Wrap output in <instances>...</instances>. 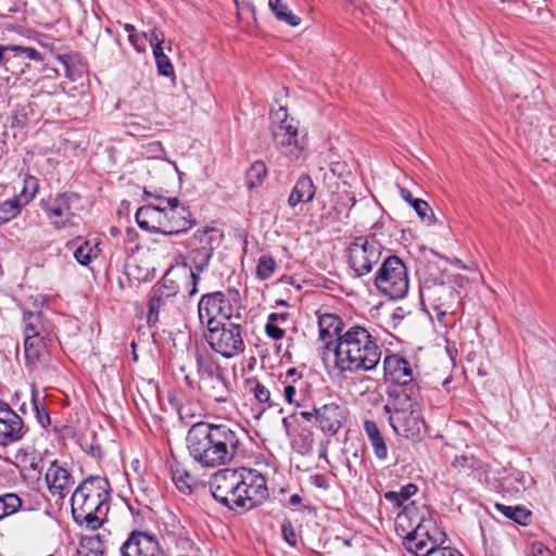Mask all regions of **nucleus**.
I'll return each instance as SVG.
<instances>
[{
  "label": "nucleus",
  "instance_id": "nucleus-1",
  "mask_svg": "<svg viewBox=\"0 0 556 556\" xmlns=\"http://www.w3.org/2000/svg\"><path fill=\"white\" fill-rule=\"evenodd\" d=\"M318 336L333 353V366L341 374L370 371L381 359L376 338L361 326L344 330L343 320L336 314H318Z\"/></svg>",
  "mask_w": 556,
  "mask_h": 556
},
{
  "label": "nucleus",
  "instance_id": "nucleus-14",
  "mask_svg": "<svg viewBox=\"0 0 556 556\" xmlns=\"http://www.w3.org/2000/svg\"><path fill=\"white\" fill-rule=\"evenodd\" d=\"M230 301L222 292L204 294L198 304L199 320L206 328H211L225 320L235 318Z\"/></svg>",
  "mask_w": 556,
  "mask_h": 556
},
{
  "label": "nucleus",
  "instance_id": "nucleus-31",
  "mask_svg": "<svg viewBox=\"0 0 556 556\" xmlns=\"http://www.w3.org/2000/svg\"><path fill=\"white\" fill-rule=\"evenodd\" d=\"M495 508L505 517L522 526L528 525L529 519L531 518L530 510L526 509L522 506H507L504 504L496 503Z\"/></svg>",
  "mask_w": 556,
  "mask_h": 556
},
{
  "label": "nucleus",
  "instance_id": "nucleus-44",
  "mask_svg": "<svg viewBox=\"0 0 556 556\" xmlns=\"http://www.w3.org/2000/svg\"><path fill=\"white\" fill-rule=\"evenodd\" d=\"M413 208L417 213V215L420 217L421 220L427 222L428 224H431L433 222V214H428L429 205L426 201L418 199L413 202Z\"/></svg>",
  "mask_w": 556,
  "mask_h": 556
},
{
  "label": "nucleus",
  "instance_id": "nucleus-57",
  "mask_svg": "<svg viewBox=\"0 0 556 556\" xmlns=\"http://www.w3.org/2000/svg\"><path fill=\"white\" fill-rule=\"evenodd\" d=\"M301 415L306 419L311 420L313 416L316 417L315 412H302Z\"/></svg>",
  "mask_w": 556,
  "mask_h": 556
},
{
  "label": "nucleus",
  "instance_id": "nucleus-48",
  "mask_svg": "<svg viewBox=\"0 0 556 556\" xmlns=\"http://www.w3.org/2000/svg\"><path fill=\"white\" fill-rule=\"evenodd\" d=\"M527 556H552V553L543 543L534 542L529 546Z\"/></svg>",
  "mask_w": 556,
  "mask_h": 556
},
{
  "label": "nucleus",
  "instance_id": "nucleus-43",
  "mask_svg": "<svg viewBox=\"0 0 556 556\" xmlns=\"http://www.w3.org/2000/svg\"><path fill=\"white\" fill-rule=\"evenodd\" d=\"M153 289H160V291L168 292L170 294V298L177 299V294L179 292V286L168 277V274H166L161 282L155 285Z\"/></svg>",
  "mask_w": 556,
  "mask_h": 556
},
{
  "label": "nucleus",
  "instance_id": "nucleus-47",
  "mask_svg": "<svg viewBox=\"0 0 556 556\" xmlns=\"http://www.w3.org/2000/svg\"><path fill=\"white\" fill-rule=\"evenodd\" d=\"M186 479H190V475L186 471H180V470H175L173 472V480L174 482L177 484V486L181 490V491H186L188 490L190 492V485L187 483V481L185 480Z\"/></svg>",
  "mask_w": 556,
  "mask_h": 556
},
{
  "label": "nucleus",
  "instance_id": "nucleus-49",
  "mask_svg": "<svg viewBox=\"0 0 556 556\" xmlns=\"http://www.w3.org/2000/svg\"><path fill=\"white\" fill-rule=\"evenodd\" d=\"M128 39L138 52L146 51L144 41L148 40V35L146 33H142L141 35L131 34V36H128Z\"/></svg>",
  "mask_w": 556,
  "mask_h": 556
},
{
  "label": "nucleus",
  "instance_id": "nucleus-13",
  "mask_svg": "<svg viewBox=\"0 0 556 556\" xmlns=\"http://www.w3.org/2000/svg\"><path fill=\"white\" fill-rule=\"evenodd\" d=\"M403 545L408 553L415 556H459V553L451 547H438V539L430 534L422 522L404 538Z\"/></svg>",
  "mask_w": 556,
  "mask_h": 556
},
{
  "label": "nucleus",
  "instance_id": "nucleus-62",
  "mask_svg": "<svg viewBox=\"0 0 556 556\" xmlns=\"http://www.w3.org/2000/svg\"><path fill=\"white\" fill-rule=\"evenodd\" d=\"M351 201H352V205H354V203H355V199H354V198H352V199H351Z\"/></svg>",
  "mask_w": 556,
  "mask_h": 556
},
{
  "label": "nucleus",
  "instance_id": "nucleus-38",
  "mask_svg": "<svg viewBox=\"0 0 556 556\" xmlns=\"http://www.w3.org/2000/svg\"><path fill=\"white\" fill-rule=\"evenodd\" d=\"M74 256L80 265L87 266L97 257L96 247L90 245L89 242H84L75 250Z\"/></svg>",
  "mask_w": 556,
  "mask_h": 556
},
{
  "label": "nucleus",
  "instance_id": "nucleus-8",
  "mask_svg": "<svg viewBox=\"0 0 556 556\" xmlns=\"http://www.w3.org/2000/svg\"><path fill=\"white\" fill-rule=\"evenodd\" d=\"M271 136L278 150L290 159H299L304 150V142L299 137L298 123L290 118L285 106L270 113Z\"/></svg>",
  "mask_w": 556,
  "mask_h": 556
},
{
  "label": "nucleus",
  "instance_id": "nucleus-51",
  "mask_svg": "<svg viewBox=\"0 0 556 556\" xmlns=\"http://www.w3.org/2000/svg\"><path fill=\"white\" fill-rule=\"evenodd\" d=\"M384 498L392 503L394 507L400 508L403 505L404 500L400 496L397 491H389L384 493Z\"/></svg>",
  "mask_w": 556,
  "mask_h": 556
},
{
  "label": "nucleus",
  "instance_id": "nucleus-59",
  "mask_svg": "<svg viewBox=\"0 0 556 556\" xmlns=\"http://www.w3.org/2000/svg\"><path fill=\"white\" fill-rule=\"evenodd\" d=\"M27 408H28V407H27V405H26L25 403H23V404L20 406V408H18V409H20V412H21L22 414L26 415V414H27Z\"/></svg>",
  "mask_w": 556,
  "mask_h": 556
},
{
  "label": "nucleus",
  "instance_id": "nucleus-4",
  "mask_svg": "<svg viewBox=\"0 0 556 556\" xmlns=\"http://www.w3.org/2000/svg\"><path fill=\"white\" fill-rule=\"evenodd\" d=\"M155 200V204L144 205L136 213V222L141 229L172 236L192 227L191 213L177 198L160 195Z\"/></svg>",
  "mask_w": 556,
  "mask_h": 556
},
{
  "label": "nucleus",
  "instance_id": "nucleus-53",
  "mask_svg": "<svg viewBox=\"0 0 556 556\" xmlns=\"http://www.w3.org/2000/svg\"><path fill=\"white\" fill-rule=\"evenodd\" d=\"M400 194L410 205H413V202L417 200V199L413 198L412 192L409 190H407L406 188H401L400 189Z\"/></svg>",
  "mask_w": 556,
  "mask_h": 556
},
{
  "label": "nucleus",
  "instance_id": "nucleus-55",
  "mask_svg": "<svg viewBox=\"0 0 556 556\" xmlns=\"http://www.w3.org/2000/svg\"><path fill=\"white\" fill-rule=\"evenodd\" d=\"M301 501H302V498H301V496L299 494L291 495L290 500H289L291 505H298V504L301 503Z\"/></svg>",
  "mask_w": 556,
  "mask_h": 556
},
{
  "label": "nucleus",
  "instance_id": "nucleus-21",
  "mask_svg": "<svg viewBox=\"0 0 556 556\" xmlns=\"http://www.w3.org/2000/svg\"><path fill=\"white\" fill-rule=\"evenodd\" d=\"M45 481L49 492L60 498H64L75 484L73 476L58 460L50 462L45 475Z\"/></svg>",
  "mask_w": 556,
  "mask_h": 556
},
{
  "label": "nucleus",
  "instance_id": "nucleus-11",
  "mask_svg": "<svg viewBox=\"0 0 556 556\" xmlns=\"http://www.w3.org/2000/svg\"><path fill=\"white\" fill-rule=\"evenodd\" d=\"M349 267L356 277H362L372 270L382 253V245L374 236H359L346 249Z\"/></svg>",
  "mask_w": 556,
  "mask_h": 556
},
{
  "label": "nucleus",
  "instance_id": "nucleus-40",
  "mask_svg": "<svg viewBox=\"0 0 556 556\" xmlns=\"http://www.w3.org/2000/svg\"><path fill=\"white\" fill-rule=\"evenodd\" d=\"M210 231L211 230L208 228L198 229L193 233L191 239L189 240L188 247L189 248H204L205 245L212 247L211 238L208 236Z\"/></svg>",
  "mask_w": 556,
  "mask_h": 556
},
{
  "label": "nucleus",
  "instance_id": "nucleus-24",
  "mask_svg": "<svg viewBox=\"0 0 556 556\" xmlns=\"http://www.w3.org/2000/svg\"><path fill=\"white\" fill-rule=\"evenodd\" d=\"M419 522L425 523L427 529L430 531L432 521L427 520L424 516H419L417 508L415 507L414 503H412L405 506L404 509L396 516V532L404 539L405 536L409 535V532H412L419 525Z\"/></svg>",
  "mask_w": 556,
  "mask_h": 556
},
{
  "label": "nucleus",
  "instance_id": "nucleus-2",
  "mask_svg": "<svg viewBox=\"0 0 556 556\" xmlns=\"http://www.w3.org/2000/svg\"><path fill=\"white\" fill-rule=\"evenodd\" d=\"M191 458L203 468L230 464L238 454L240 433L226 424L197 422L186 437Z\"/></svg>",
  "mask_w": 556,
  "mask_h": 556
},
{
  "label": "nucleus",
  "instance_id": "nucleus-50",
  "mask_svg": "<svg viewBox=\"0 0 556 556\" xmlns=\"http://www.w3.org/2000/svg\"><path fill=\"white\" fill-rule=\"evenodd\" d=\"M283 396L288 403L300 405L299 400L296 399V388L294 384H288L285 387Z\"/></svg>",
  "mask_w": 556,
  "mask_h": 556
},
{
  "label": "nucleus",
  "instance_id": "nucleus-22",
  "mask_svg": "<svg viewBox=\"0 0 556 556\" xmlns=\"http://www.w3.org/2000/svg\"><path fill=\"white\" fill-rule=\"evenodd\" d=\"M314 412L323 432L333 435L339 431L344 418V410L340 405L328 403L319 408H314Z\"/></svg>",
  "mask_w": 556,
  "mask_h": 556
},
{
  "label": "nucleus",
  "instance_id": "nucleus-64",
  "mask_svg": "<svg viewBox=\"0 0 556 556\" xmlns=\"http://www.w3.org/2000/svg\"><path fill=\"white\" fill-rule=\"evenodd\" d=\"M459 556H463L462 554H459Z\"/></svg>",
  "mask_w": 556,
  "mask_h": 556
},
{
  "label": "nucleus",
  "instance_id": "nucleus-37",
  "mask_svg": "<svg viewBox=\"0 0 556 556\" xmlns=\"http://www.w3.org/2000/svg\"><path fill=\"white\" fill-rule=\"evenodd\" d=\"M267 175L266 166L263 162L257 161L251 165L248 170V185L250 188L258 186L263 182Z\"/></svg>",
  "mask_w": 556,
  "mask_h": 556
},
{
  "label": "nucleus",
  "instance_id": "nucleus-39",
  "mask_svg": "<svg viewBox=\"0 0 556 556\" xmlns=\"http://www.w3.org/2000/svg\"><path fill=\"white\" fill-rule=\"evenodd\" d=\"M250 391L253 393L254 397L263 404H267L269 407L273 406V402L270 399V391L266 386L258 381L250 382Z\"/></svg>",
  "mask_w": 556,
  "mask_h": 556
},
{
  "label": "nucleus",
  "instance_id": "nucleus-20",
  "mask_svg": "<svg viewBox=\"0 0 556 556\" xmlns=\"http://www.w3.org/2000/svg\"><path fill=\"white\" fill-rule=\"evenodd\" d=\"M176 299L170 298L168 292L160 289L151 290L148 300L147 321L149 325H155L161 319H166L176 314Z\"/></svg>",
  "mask_w": 556,
  "mask_h": 556
},
{
  "label": "nucleus",
  "instance_id": "nucleus-10",
  "mask_svg": "<svg viewBox=\"0 0 556 556\" xmlns=\"http://www.w3.org/2000/svg\"><path fill=\"white\" fill-rule=\"evenodd\" d=\"M197 369L199 388L204 395L217 402H226L229 395V387L219 363L207 353L198 354Z\"/></svg>",
  "mask_w": 556,
  "mask_h": 556
},
{
  "label": "nucleus",
  "instance_id": "nucleus-52",
  "mask_svg": "<svg viewBox=\"0 0 556 556\" xmlns=\"http://www.w3.org/2000/svg\"><path fill=\"white\" fill-rule=\"evenodd\" d=\"M400 493V496L405 501L409 500L414 494L417 492V486L415 484H406L397 491Z\"/></svg>",
  "mask_w": 556,
  "mask_h": 556
},
{
  "label": "nucleus",
  "instance_id": "nucleus-46",
  "mask_svg": "<svg viewBox=\"0 0 556 556\" xmlns=\"http://www.w3.org/2000/svg\"><path fill=\"white\" fill-rule=\"evenodd\" d=\"M281 532H282V536H283L285 541L290 546H295V544H296V534H295V531H294V528H293L291 521L286 520L282 523Z\"/></svg>",
  "mask_w": 556,
  "mask_h": 556
},
{
  "label": "nucleus",
  "instance_id": "nucleus-3",
  "mask_svg": "<svg viewBox=\"0 0 556 556\" xmlns=\"http://www.w3.org/2000/svg\"><path fill=\"white\" fill-rule=\"evenodd\" d=\"M208 485L213 497L230 509L250 510L268 496L265 477L252 468L220 469Z\"/></svg>",
  "mask_w": 556,
  "mask_h": 556
},
{
  "label": "nucleus",
  "instance_id": "nucleus-6",
  "mask_svg": "<svg viewBox=\"0 0 556 556\" xmlns=\"http://www.w3.org/2000/svg\"><path fill=\"white\" fill-rule=\"evenodd\" d=\"M418 387L410 386L409 392L392 390L390 400L383 409L388 415L390 426L399 435L415 438L420 432L422 424L421 413L418 406Z\"/></svg>",
  "mask_w": 556,
  "mask_h": 556
},
{
  "label": "nucleus",
  "instance_id": "nucleus-35",
  "mask_svg": "<svg viewBox=\"0 0 556 556\" xmlns=\"http://www.w3.org/2000/svg\"><path fill=\"white\" fill-rule=\"evenodd\" d=\"M281 319L282 321L287 320V314H277L271 313L268 317V321L265 325V332L266 334L274 339V340H280L285 337V330L281 329L276 321Z\"/></svg>",
  "mask_w": 556,
  "mask_h": 556
},
{
  "label": "nucleus",
  "instance_id": "nucleus-61",
  "mask_svg": "<svg viewBox=\"0 0 556 556\" xmlns=\"http://www.w3.org/2000/svg\"><path fill=\"white\" fill-rule=\"evenodd\" d=\"M186 381L188 382V384H191L190 379H189L188 376H186Z\"/></svg>",
  "mask_w": 556,
  "mask_h": 556
},
{
  "label": "nucleus",
  "instance_id": "nucleus-7",
  "mask_svg": "<svg viewBox=\"0 0 556 556\" xmlns=\"http://www.w3.org/2000/svg\"><path fill=\"white\" fill-rule=\"evenodd\" d=\"M240 319V315H237L235 318L218 325L215 323L213 327L207 329L204 338L212 351L225 358H231L244 352V329L238 323Z\"/></svg>",
  "mask_w": 556,
  "mask_h": 556
},
{
  "label": "nucleus",
  "instance_id": "nucleus-63",
  "mask_svg": "<svg viewBox=\"0 0 556 556\" xmlns=\"http://www.w3.org/2000/svg\"><path fill=\"white\" fill-rule=\"evenodd\" d=\"M48 556H55V555H48Z\"/></svg>",
  "mask_w": 556,
  "mask_h": 556
},
{
  "label": "nucleus",
  "instance_id": "nucleus-26",
  "mask_svg": "<svg viewBox=\"0 0 556 556\" xmlns=\"http://www.w3.org/2000/svg\"><path fill=\"white\" fill-rule=\"evenodd\" d=\"M315 190L312 178L308 175H301L289 195L288 204L294 207L300 203L311 202Z\"/></svg>",
  "mask_w": 556,
  "mask_h": 556
},
{
  "label": "nucleus",
  "instance_id": "nucleus-15",
  "mask_svg": "<svg viewBox=\"0 0 556 556\" xmlns=\"http://www.w3.org/2000/svg\"><path fill=\"white\" fill-rule=\"evenodd\" d=\"M78 195L73 192L58 193L55 197L41 201V207L45 211L50 224L62 229L74 225L73 206L77 204Z\"/></svg>",
  "mask_w": 556,
  "mask_h": 556
},
{
  "label": "nucleus",
  "instance_id": "nucleus-29",
  "mask_svg": "<svg viewBox=\"0 0 556 556\" xmlns=\"http://www.w3.org/2000/svg\"><path fill=\"white\" fill-rule=\"evenodd\" d=\"M8 54L12 56H26L28 60L40 61V53L30 47L15 45H0V66L8 65Z\"/></svg>",
  "mask_w": 556,
  "mask_h": 556
},
{
  "label": "nucleus",
  "instance_id": "nucleus-32",
  "mask_svg": "<svg viewBox=\"0 0 556 556\" xmlns=\"http://www.w3.org/2000/svg\"><path fill=\"white\" fill-rule=\"evenodd\" d=\"M21 200L13 198L0 203V225L5 224L16 217L21 212Z\"/></svg>",
  "mask_w": 556,
  "mask_h": 556
},
{
  "label": "nucleus",
  "instance_id": "nucleus-41",
  "mask_svg": "<svg viewBox=\"0 0 556 556\" xmlns=\"http://www.w3.org/2000/svg\"><path fill=\"white\" fill-rule=\"evenodd\" d=\"M29 408L35 412L37 421L41 425V427L46 428L50 425V417L43 406L39 405V402L36 399V395L33 393L31 402L29 404Z\"/></svg>",
  "mask_w": 556,
  "mask_h": 556
},
{
  "label": "nucleus",
  "instance_id": "nucleus-33",
  "mask_svg": "<svg viewBox=\"0 0 556 556\" xmlns=\"http://www.w3.org/2000/svg\"><path fill=\"white\" fill-rule=\"evenodd\" d=\"M41 321L40 314L25 313L24 314V333L25 338H41L40 337Z\"/></svg>",
  "mask_w": 556,
  "mask_h": 556
},
{
  "label": "nucleus",
  "instance_id": "nucleus-54",
  "mask_svg": "<svg viewBox=\"0 0 556 556\" xmlns=\"http://www.w3.org/2000/svg\"><path fill=\"white\" fill-rule=\"evenodd\" d=\"M314 484L318 488H327L326 478L321 475L314 476Z\"/></svg>",
  "mask_w": 556,
  "mask_h": 556
},
{
  "label": "nucleus",
  "instance_id": "nucleus-28",
  "mask_svg": "<svg viewBox=\"0 0 556 556\" xmlns=\"http://www.w3.org/2000/svg\"><path fill=\"white\" fill-rule=\"evenodd\" d=\"M364 431L374 450L375 456L380 460H384L388 457V446L377 424L372 420H365Z\"/></svg>",
  "mask_w": 556,
  "mask_h": 556
},
{
  "label": "nucleus",
  "instance_id": "nucleus-36",
  "mask_svg": "<svg viewBox=\"0 0 556 556\" xmlns=\"http://www.w3.org/2000/svg\"><path fill=\"white\" fill-rule=\"evenodd\" d=\"M276 268V261L271 256L263 255L256 266V276L261 280H267L274 275Z\"/></svg>",
  "mask_w": 556,
  "mask_h": 556
},
{
  "label": "nucleus",
  "instance_id": "nucleus-23",
  "mask_svg": "<svg viewBox=\"0 0 556 556\" xmlns=\"http://www.w3.org/2000/svg\"><path fill=\"white\" fill-rule=\"evenodd\" d=\"M213 254V248L205 245L204 248H190L188 255V263L190 266V278L192 280V289L190 295L197 293V285L200 279V274L207 267Z\"/></svg>",
  "mask_w": 556,
  "mask_h": 556
},
{
  "label": "nucleus",
  "instance_id": "nucleus-18",
  "mask_svg": "<svg viewBox=\"0 0 556 556\" xmlns=\"http://www.w3.org/2000/svg\"><path fill=\"white\" fill-rule=\"evenodd\" d=\"M16 466L25 482L37 489L41 481V473L45 468L43 458L34 451L20 448L15 453Z\"/></svg>",
  "mask_w": 556,
  "mask_h": 556
},
{
  "label": "nucleus",
  "instance_id": "nucleus-16",
  "mask_svg": "<svg viewBox=\"0 0 556 556\" xmlns=\"http://www.w3.org/2000/svg\"><path fill=\"white\" fill-rule=\"evenodd\" d=\"M122 556H166L159 541L140 531L132 532L121 546Z\"/></svg>",
  "mask_w": 556,
  "mask_h": 556
},
{
  "label": "nucleus",
  "instance_id": "nucleus-56",
  "mask_svg": "<svg viewBox=\"0 0 556 556\" xmlns=\"http://www.w3.org/2000/svg\"><path fill=\"white\" fill-rule=\"evenodd\" d=\"M124 29L128 33V36H131V34H135V26L131 24H124Z\"/></svg>",
  "mask_w": 556,
  "mask_h": 556
},
{
  "label": "nucleus",
  "instance_id": "nucleus-30",
  "mask_svg": "<svg viewBox=\"0 0 556 556\" xmlns=\"http://www.w3.org/2000/svg\"><path fill=\"white\" fill-rule=\"evenodd\" d=\"M268 5L279 21L293 27L301 24V18L293 14L282 0H269Z\"/></svg>",
  "mask_w": 556,
  "mask_h": 556
},
{
  "label": "nucleus",
  "instance_id": "nucleus-12",
  "mask_svg": "<svg viewBox=\"0 0 556 556\" xmlns=\"http://www.w3.org/2000/svg\"><path fill=\"white\" fill-rule=\"evenodd\" d=\"M420 298L432 307L439 321H442L445 315L454 314V307L458 302L455 289L444 282H425L420 289Z\"/></svg>",
  "mask_w": 556,
  "mask_h": 556
},
{
  "label": "nucleus",
  "instance_id": "nucleus-60",
  "mask_svg": "<svg viewBox=\"0 0 556 556\" xmlns=\"http://www.w3.org/2000/svg\"><path fill=\"white\" fill-rule=\"evenodd\" d=\"M295 374H296V369H295V368H290V369H288V371H287V375H288V376H293V375H295Z\"/></svg>",
  "mask_w": 556,
  "mask_h": 556
},
{
  "label": "nucleus",
  "instance_id": "nucleus-9",
  "mask_svg": "<svg viewBox=\"0 0 556 556\" xmlns=\"http://www.w3.org/2000/svg\"><path fill=\"white\" fill-rule=\"evenodd\" d=\"M375 286L380 293L392 300L403 299L409 289L407 267L393 255L383 261L375 276Z\"/></svg>",
  "mask_w": 556,
  "mask_h": 556
},
{
  "label": "nucleus",
  "instance_id": "nucleus-17",
  "mask_svg": "<svg viewBox=\"0 0 556 556\" xmlns=\"http://www.w3.org/2000/svg\"><path fill=\"white\" fill-rule=\"evenodd\" d=\"M384 374L394 383L399 384L393 390L405 389L409 392V387L417 384L414 382L413 367L407 359L404 357L391 354L387 355L383 359Z\"/></svg>",
  "mask_w": 556,
  "mask_h": 556
},
{
  "label": "nucleus",
  "instance_id": "nucleus-19",
  "mask_svg": "<svg viewBox=\"0 0 556 556\" xmlns=\"http://www.w3.org/2000/svg\"><path fill=\"white\" fill-rule=\"evenodd\" d=\"M24 435L22 417L8 403L0 401V445L16 442Z\"/></svg>",
  "mask_w": 556,
  "mask_h": 556
},
{
  "label": "nucleus",
  "instance_id": "nucleus-25",
  "mask_svg": "<svg viewBox=\"0 0 556 556\" xmlns=\"http://www.w3.org/2000/svg\"><path fill=\"white\" fill-rule=\"evenodd\" d=\"M40 506L39 501H31L29 495L21 497L15 493H7L0 496V517L13 515L20 509L33 510Z\"/></svg>",
  "mask_w": 556,
  "mask_h": 556
},
{
  "label": "nucleus",
  "instance_id": "nucleus-5",
  "mask_svg": "<svg viewBox=\"0 0 556 556\" xmlns=\"http://www.w3.org/2000/svg\"><path fill=\"white\" fill-rule=\"evenodd\" d=\"M109 482L100 477H91L74 491L71 498L73 518L85 523L90 530L102 526L103 510L109 498Z\"/></svg>",
  "mask_w": 556,
  "mask_h": 556
},
{
  "label": "nucleus",
  "instance_id": "nucleus-42",
  "mask_svg": "<svg viewBox=\"0 0 556 556\" xmlns=\"http://www.w3.org/2000/svg\"><path fill=\"white\" fill-rule=\"evenodd\" d=\"M38 187L39 184L37 178L28 176L24 179V188L20 197L24 199L25 204L28 203L34 198L35 193L38 190Z\"/></svg>",
  "mask_w": 556,
  "mask_h": 556
},
{
  "label": "nucleus",
  "instance_id": "nucleus-45",
  "mask_svg": "<svg viewBox=\"0 0 556 556\" xmlns=\"http://www.w3.org/2000/svg\"><path fill=\"white\" fill-rule=\"evenodd\" d=\"M148 40L152 48V52L165 48L164 47V43H165L164 33L156 27L152 29L150 37H148Z\"/></svg>",
  "mask_w": 556,
  "mask_h": 556
},
{
  "label": "nucleus",
  "instance_id": "nucleus-34",
  "mask_svg": "<svg viewBox=\"0 0 556 556\" xmlns=\"http://www.w3.org/2000/svg\"><path fill=\"white\" fill-rule=\"evenodd\" d=\"M164 50L165 48L153 51L157 73L161 76L172 77L175 75L174 65L172 64L169 58L167 56Z\"/></svg>",
  "mask_w": 556,
  "mask_h": 556
},
{
  "label": "nucleus",
  "instance_id": "nucleus-58",
  "mask_svg": "<svg viewBox=\"0 0 556 556\" xmlns=\"http://www.w3.org/2000/svg\"><path fill=\"white\" fill-rule=\"evenodd\" d=\"M17 59H24V56H12V54H8V64L16 61ZM25 59H27L25 56Z\"/></svg>",
  "mask_w": 556,
  "mask_h": 556
},
{
  "label": "nucleus",
  "instance_id": "nucleus-27",
  "mask_svg": "<svg viewBox=\"0 0 556 556\" xmlns=\"http://www.w3.org/2000/svg\"><path fill=\"white\" fill-rule=\"evenodd\" d=\"M24 353L26 366L28 367L29 370L35 369L38 363H40L47 354L46 343L43 342V339L25 338Z\"/></svg>",
  "mask_w": 556,
  "mask_h": 556
}]
</instances>
